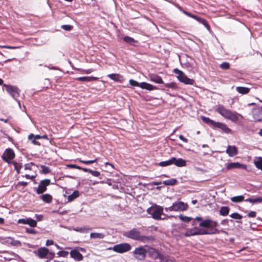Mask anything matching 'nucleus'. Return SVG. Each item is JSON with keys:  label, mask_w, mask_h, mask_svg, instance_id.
<instances>
[{"label": "nucleus", "mask_w": 262, "mask_h": 262, "mask_svg": "<svg viewBox=\"0 0 262 262\" xmlns=\"http://www.w3.org/2000/svg\"><path fill=\"white\" fill-rule=\"evenodd\" d=\"M201 119L203 122H204L207 124H209L213 127L216 123V122H215L214 121L211 120L210 118H209L208 117H206L205 116H202Z\"/></svg>", "instance_id": "473e14b6"}, {"label": "nucleus", "mask_w": 262, "mask_h": 262, "mask_svg": "<svg viewBox=\"0 0 262 262\" xmlns=\"http://www.w3.org/2000/svg\"><path fill=\"white\" fill-rule=\"evenodd\" d=\"M200 227L207 228L206 229H202L198 227L189 229L183 234L186 237L196 235H205L219 233L220 231L215 228L218 226V223L212 220L207 219L201 222L199 224Z\"/></svg>", "instance_id": "f257e3e1"}, {"label": "nucleus", "mask_w": 262, "mask_h": 262, "mask_svg": "<svg viewBox=\"0 0 262 262\" xmlns=\"http://www.w3.org/2000/svg\"><path fill=\"white\" fill-rule=\"evenodd\" d=\"M149 79L151 81L156 83L162 84L164 83L162 78L160 76L155 74L150 75Z\"/></svg>", "instance_id": "5701e85b"}, {"label": "nucleus", "mask_w": 262, "mask_h": 262, "mask_svg": "<svg viewBox=\"0 0 262 262\" xmlns=\"http://www.w3.org/2000/svg\"><path fill=\"white\" fill-rule=\"evenodd\" d=\"M220 67L223 70H227L230 68V64L227 62H224L220 65Z\"/></svg>", "instance_id": "37998d69"}, {"label": "nucleus", "mask_w": 262, "mask_h": 262, "mask_svg": "<svg viewBox=\"0 0 262 262\" xmlns=\"http://www.w3.org/2000/svg\"><path fill=\"white\" fill-rule=\"evenodd\" d=\"M254 163L255 166L262 170V157H258L256 160H254Z\"/></svg>", "instance_id": "7c9ffc66"}, {"label": "nucleus", "mask_w": 262, "mask_h": 262, "mask_svg": "<svg viewBox=\"0 0 262 262\" xmlns=\"http://www.w3.org/2000/svg\"><path fill=\"white\" fill-rule=\"evenodd\" d=\"M81 170H82L84 172H89L90 173L91 172V169H88L86 168H82V167H81Z\"/></svg>", "instance_id": "69168bd1"}, {"label": "nucleus", "mask_w": 262, "mask_h": 262, "mask_svg": "<svg viewBox=\"0 0 262 262\" xmlns=\"http://www.w3.org/2000/svg\"><path fill=\"white\" fill-rule=\"evenodd\" d=\"M1 241L2 243L10 244L12 246L16 247H19L21 245L20 241L15 240L11 237H2L1 239Z\"/></svg>", "instance_id": "4468645a"}, {"label": "nucleus", "mask_w": 262, "mask_h": 262, "mask_svg": "<svg viewBox=\"0 0 262 262\" xmlns=\"http://www.w3.org/2000/svg\"><path fill=\"white\" fill-rule=\"evenodd\" d=\"M180 10L187 16L196 20L200 23L203 24L206 28H207L208 29H209V27H210L209 25H208L207 21L205 19H204L202 18H201L196 15H193V14L183 10L181 8H180Z\"/></svg>", "instance_id": "9b49d317"}, {"label": "nucleus", "mask_w": 262, "mask_h": 262, "mask_svg": "<svg viewBox=\"0 0 262 262\" xmlns=\"http://www.w3.org/2000/svg\"><path fill=\"white\" fill-rule=\"evenodd\" d=\"M27 219H19L18 221V223H22V224H27Z\"/></svg>", "instance_id": "0e129e2a"}, {"label": "nucleus", "mask_w": 262, "mask_h": 262, "mask_svg": "<svg viewBox=\"0 0 262 262\" xmlns=\"http://www.w3.org/2000/svg\"><path fill=\"white\" fill-rule=\"evenodd\" d=\"M41 136L37 135L34 136L33 134H31L28 136V139L29 140H32V138H35L36 140L41 139Z\"/></svg>", "instance_id": "49530a36"}, {"label": "nucleus", "mask_w": 262, "mask_h": 262, "mask_svg": "<svg viewBox=\"0 0 262 262\" xmlns=\"http://www.w3.org/2000/svg\"><path fill=\"white\" fill-rule=\"evenodd\" d=\"M215 111L222 116L232 122H236L238 120V114L236 112H232L230 110L226 108L222 105H218Z\"/></svg>", "instance_id": "f03ea898"}, {"label": "nucleus", "mask_w": 262, "mask_h": 262, "mask_svg": "<svg viewBox=\"0 0 262 262\" xmlns=\"http://www.w3.org/2000/svg\"><path fill=\"white\" fill-rule=\"evenodd\" d=\"M179 138L180 140H181L182 141H183V142H185V143H187L188 142V140L185 138L182 135H180L179 136Z\"/></svg>", "instance_id": "052dcab7"}, {"label": "nucleus", "mask_w": 262, "mask_h": 262, "mask_svg": "<svg viewBox=\"0 0 262 262\" xmlns=\"http://www.w3.org/2000/svg\"><path fill=\"white\" fill-rule=\"evenodd\" d=\"M13 163L15 169L17 171V173H19L20 168H18L17 163L15 162H14Z\"/></svg>", "instance_id": "4d7b16f0"}, {"label": "nucleus", "mask_w": 262, "mask_h": 262, "mask_svg": "<svg viewBox=\"0 0 262 262\" xmlns=\"http://www.w3.org/2000/svg\"><path fill=\"white\" fill-rule=\"evenodd\" d=\"M97 79V78L92 76L79 77L76 78V80L80 81H92Z\"/></svg>", "instance_id": "a878e982"}, {"label": "nucleus", "mask_w": 262, "mask_h": 262, "mask_svg": "<svg viewBox=\"0 0 262 262\" xmlns=\"http://www.w3.org/2000/svg\"><path fill=\"white\" fill-rule=\"evenodd\" d=\"M230 216L234 219L236 220H241L242 219V216L238 213L234 212L230 215Z\"/></svg>", "instance_id": "a19ab883"}, {"label": "nucleus", "mask_w": 262, "mask_h": 262, "mask_svg": "<svg viewBox=\"0 0 262 262\" xmlns=\"http://www.w3.org/2000/svg\"><path fill=\"white\" fill-rule=\"evenodd\" d=\"M124 235L126 237L135 241H138L142 243H146L150 240L149 237L141 235L140 232L135 228L126 232L124 234Z\"/></svg>", "instance_id": "7ed1b4c3"}, {"label": "nucleus", "mask_w": 262, "mask_h": 262, "mask_svg": "<svg viewBox=\"0 0 262 262\" xmlns=\"http://www.w3.org/2000/svg\"><path fill=\"white\" fill-rule=\"evenodd\" d=\"M26 232L32 234H35L36 233V231L32 228H26Z\"/></svg>", "instance_id": "864d4df0"}, {"label": "nucleus", "mask_w": 262, "mask_h": 262, "mask_svg": "<svg viewBox=\"0 0 262 262\" xmlns=\"http://www.w3.org/2000/svg\"><path fill=\"white\" fill-rule=\"evenodd\" d=\"M129 83L131 85L134 86H138L142 89H145L148 91H152L156 89V87L145 82H143L139 83L137 81L133 79H130Z\"/></svg>", "instance_id": "1a4fd4ad"}, {"label": "nucleus", "mask_w": 262, "mask_h": 262, "mask_svg": "<svg viewBox=\"0 0 262 262\" xmlns=\"http://www.w3.org/2000/svg\"><path fill=\"white\" fill-rule=\"evenodd\" d=\"M48 253L49 250L45 247L40 248L35 252L36 255L41 259L46 258Z\"/></svg>", "instance_id": "2eb2a0df"}, {"label": "nucleus", "mask_w": 262, "mask_h": 262, "mask_svg": "<svg viewBox=\"0 0 262 262\" xmlns=\"http://www.w3.org/2000/svg\"><path fill=\"white\" fill-rule=\"evenodd\" d=\"M3 86L12 97L18 102L19 107H20V101L16 99L19 96V89L16 86L7 84H4Z\"/></svg>", "instance_id": "0eeeda50"}, {"label": "nucleus", "mask_w": 262, "mask_h": 262, "mask_svg": "<svg viewBox=\"0 0 262 262\" xmlns=\"http://www.w3.org/2000/svg\"><path fill=\"white\" fill-rule=\"evenodd\" d=\"M92 230V228H89L88 227H86V226L81 227V228H76L74 229V231L78 232H80V233H88L90 230Z\"/></svg>", "instance_id": "c756f323"}, {"label": "nucleus", "mask_w": 262, "mask_h": 262, "mask_svg": "<svg viewBox=\"0 0 262 262\" xmlns=\"http://www.w3.org/2000/svg\"><path fill=\"white\" fill-rule=\"evenodd\" d=\"M231 200L232 201V202L234 203H239L243 201H245L244 196L243 195H238L232 197L231 198Z\"/></svg>", "instance_id": "72a5a7b5"}, {"label": "nucleus", "mask_w": 262, "mask_h": 262, "mask_svg": "<svg viewBox=\"0 0 262 262\" xmlns=\"http://www.w3.org/2000/svg\"><path fill=\"white\" fill-rule=\"evenodd\" d=\"M188 207V205L183 202H176L171 206L166 207L165 210L166 211H183L186 210Z\"/></svg>", "instance_id": "423d86ee"}, {"label": "nucleus", "mask_w": 262, "mask_h": 262, "mask_svg": "<svg viewBox=\"0 0 262 262\" xmlns=\"http://www.w3.org/2000/svg\"><path fill=\"white\" fill-rule=\"evenodd\" d=\"M52 245H54V241L53 240L48 239L46 241V245L47 246H49Z\"/></svg>", "instance_id": "6e6d98bb"}, {"label": "nucleus", "mask_w": 262, "mask_h": 262, "mask_svg": "<svg viewBox=\"0 0 262 262\" xmlns=\"http://www.w3.org/2000/svg\"><path fill=\"white\" fill-rule=\"evenodd\" d=\"M41 199L46 203H50L52 201V196L49 194H45L41 196Z\"/></svg>", "instance_id": "2f4dec72"}, {"label": "nucleus", "mask_w": 262, "mask_h": 262, "mask_svg": "<svg viewBox=\"0 0 262 262\" xmlns=\"http://www.w3.org/2000/svg\"><path fill=\"white\" fill-rule=\"evenodd\" d=\"M171 164H172V158L165 161H162L159 163V165L162 167L169 166Z\"/></svg>", "instance_id": "e433bc0d"}, {"label": "nucleus", "mask_w": 262, "mask_h": 262, "mask_svg": "<svg viewBox=\"0 0 262 262\" xmlns=\"http://www.w3.org/2000/svg\"><path fill=\"white\" fill-rule=\"evenodd\" d=\"M83 72L85 73H86L87 74H90L92 72V70L88 69V70H83Z\"/></svg>", "instance_id": "338daca9"}, {"label": "nucleus", "mask_w": 262, "mask_h": 262, "mask_svg": "<svg viewBox=\"0 0 262 262\" xmlns=\"http://www.w3.org/2000/svg\"><path fill=\"white\" fill-rule=\"evenodd\" d=\"M1 47L6 49H14L18 48V47H13V46H1Z\"/></svg>", "instance_id": "13d9d810"}, {"label": "nucleus", "mask_w": 262, "mask_h": 262, "mask_svg": "<svg viewBox=\"0 0 262 262\" xmlns=\"http://www.w3.org/2000/svg\"><path fill=\"white\" fill-rule=\"evenodd\" d=\"M40 167L42 169V173L45 174H47L50 172L51 170L49 167H47L45 165H40Z\"/></svg>", "instance_id": "c03bdc74"}, {"label": "nucleus", "mask_w": 262, "mask_h": 262, "mask_svg": "<svg viewBox=\"0 0 262 262\" xmlns=\"http://www.w3.org/2000/svg\"><path fill=\"white\" fill-rule=\"evenodd\" d=\"M236 91L241 94H246L249 92L250 89L246 87L237 86L236 88Z\"/></svg>", "instance_id": "c85d7f7f"}, {"label": "nucleus", "mask_w": 262, "mask_h": 262, "mask_svg": "<svg viewBox=\"0 0 262 262\" xmlns=\"http://www.w3.org/2000/svg\"><path fill=\"white\" fill-rule=\"evenodd\" d=\"M15 154L12 149H7L2 156L3 160L7 163H10V160L14 159Z\"/></svg>", "instance_id": "ddd939ff"}, {"label": "nucleus", "mask_w": 262, "mask_h": 262, "mask_svg": "<svg viewBox=\"0 0 262 262\" xmlns=\"http://www.w3.org/2000/svg\"><path fill=\"white\" fill-rule=\"evenodd\" d=\"M179 217L181 221L186 223L189 222L191 220V218L190 217L184 216L183 215H180Z\"/></svg>", "instance_id": "ea45409f"}, {"label": "nucleus", "mask_w": 262, "mask_h": 262, "mask_svg": "<svg viewBox=\"0 0 262 262\" xmlns=\"http://www.w3.org/2000/svg\"><path fill=\"white\" fill-rule=\"evenodd\" d=\"M36 219L38 221H40L43 219V216L41 214H35Z\"/></svg>", "instance_id": "bf43d9fd"}, {"label": "nucleus", "mask_w": 262, "mask_h": 262, "mask_svg": "<svg viewBox=\"0 0 262 262\" xmlns=\"http://www.w3.org/2000/svg\"><path fill=\"white\" fill-rule=\"evenodd\" d=\"M105 236L103 233L92 232L90 234V238L93 239H103Z\"/></svg>", "instance_id": "393cba45"}, {"label": "nucleus", "mask_w": 262, "mask_h": 262, "mask_svg": "<svg viewBox=\"0 0 262 262\" xmlns=\"http://www.w3.org/2000/svg\"><path fill=\"white\" fill-rule=\"evenodd\" d=\"M163 208L157 205H153L147 209V212L148 214L156 220H159L161 219V215L163 214Z\"/></svg>", "instance_id": "20e7f679"}, {"label": "nucleus", "mask_w": 262, "mask_h": 262, "mask_svg": "<svg viewBox=\"0 0 262 262\" xmlns=\"http://www.w3.org/2000/svg\"><path fill=\"white\" fill-rule=\"evenodd\" d=\"M256 212L255 211H250L248 214V216L249 217H254L256 216Z\"/></svg>", "instance_id": "5fc2aeb1"}, {"label": "nucleus", "mask_w": 262, "mask_h": 262, "mask_svg": "<svg viewBox=\"0 0 262 262\" xmlns=\"http://www.w3.org/2000/svg\"><path fill=\"white\" fill-rule=\"evenodd\" d=\"M107 77L116 82H121L124 80L123 76L118 73L108 74Z\"/></svg>", "instance_id": "4be33fe9"}, {"label": "nucleus", "mask_w": 262, "mask_h": 262, "mask_svg": "<svg viewBox=\"0 0 262 262\" xmlns=\"http://www.w3.org/2000/svg\"><path fill=\"white\" fill-rule=\"evenodd\" d=\"M131 249V246L128 243H122L115 245L113 250L119 253H122L129 251Z\"/></svg>", "instance_id": "9d476101"}, {"label": "nucleus", "mask_w": 262, "mask_h": 262, "mask_svg": "<svg viewBox=\"0 0 262 262\" xmlns=\"http://www.w3.org/2000/svg\"><path fill=\"white\" fill-rule=\"evenodd\" d=\"M90 173L94 177H99L100 175V172L98 171H94L91 169Z\"/></svg>", "instance_id": "8fccbe9b"}, {"label": "nucleus", "mask_w": 262, "mask_h": 262, "mask_svg": "<svg viewBox=\"0 0 262 262\" xmlns=\"http://www.w3.org/2000/svg\"><path fill=\"white\" fill-rule=\"evenodd\" d=\"M226 166L227 169H231L233 168L246 169V166L245 165L241 164L238 162L227 163Z\"/></svg>", "instance_id": "f3484780"}, {"label": "nucleus", "mask_w": 262, "mask_h": 262, "mask_svg": "<svg viewBox=\"0 0 262 262\" xmlns=\"http://www.w3.org/2000/svg\"><path fill=\"white\" fill-rule=\"evenodd\" d=\"M78 161L82 163L85 164H89L94 163L95 162H97V159H95L92 160L85 161V160H82L79 159H78Z\"/></svg>", "instance_id": "79ce46f5"}, {"label": "nucleus", "mask_w": 262, "mask_h": 262, "mask_svg": "<svg viewBox=\"0 0 262 262\" xmlns=\"http://www.w3.org/2000/svg\"><path fill=\"white\" fill-rule=\"evenodd\" d=\"M177 180L176 179H171L164 181L163 184L165 185H173L176 184Z\"/></svg>", "instance_id": "c9c22d12"}, {"label": "nucleus", "mask_w": 262, "mask_h": 262, "mask_svg": "<svg viewBox=\"0 0 262 262\" xmlns=\"http://www.w3.org/2000/svg\"><path fill=\"white\" fill-rule=\"evenodd\" d=\"M146 247L148 248V254L151 257L154 259L159 258L160 259V257L162 254H160L157 250L153 248H149L148 246Z\"/></svg>", "instance_id": "6ab92c4d"}, {"label": "nucleus", "mask_w": 262, "mask_h": 262, "mask_svg": "<svg viewBox=\"0 0 262 262\" xmlns=\"http://www.w3.org/2000/svg\"><path fill=\"white\" fill-rule=\"evenodd\" d=\"M50 184L49 179H45L40 181L37 188L36 189V192L37 194H41L47 190V187Z\"/></svg>", "instance_id": "f8f14e48"}, {"label": "nucleus", "mask_w": 262, "mask_h": 262, "mask_svg": "<svg viewBox=\"0 0 262 262\" xmlns=\"http://www.w3.org/2000/svg\"><path fill=\"white\" fill-rule=\"evenodd\" d=\"M165 85L167 88H172V89H175L176 88V84L175 83H173V82L167 83L165 84Z\"/></svg>", "instance_id": "603ef678"}, {"label": "nucleus", "mask_w": 262, "mask_h": 262, "mask_svg": "<svg viewBox=\"0 0 262 262\" xmlns=\"http://www.w3.org/2000/svg\"><path fill=\"white\" fill-rule=\"evenodd\" d=\"M226 153L229 157H233L238 153L237 148L235 146L229 145L226 149Z\"/></svg>", "instance_id": "aec40b11"}, {"label": "nucleus", "mask_w": 262, "mask_h": 262, "mask_svg": "<svg viewBox=\"0 0 262 262\" xmlns=\"http://www.w3.org/2000/svg\"><path fill=\"white\" fill-rule=\"evenodd\" d=\"M123 40L127 43L133 45L136 42L135 40L129 36H125L123 37Z\"/></svg>", "instance_id": "4c0bfd02"}, {"label": "nucleus", "mask_w": 262, "mask_h": 262, "mask_svg": "<svg viewBox=\"0 0 262 262\" xmlns=\"http://www.w3.org/2000/svg\"><path fill=\"white\" fill-rule=\"evenodd\" d=\"M27 224L29 225L31 227H34L36 226L37 223L35 220L31 218H28L27 221Z\"/></svg>", "instance_id": "58836bf2"}, {"label": "nucleus", "mask_w": 262, "mask_h": 262, "mask_svg": "<svg viewBox=\"0 0 262 262\" xmlns=\"http://www.w3.org/2000/svg\"><path fill=\"white\" fill-rule=\"evenodd\" d=\"M79 195V193L78 191H74L72 194L68 196V201L69 202L72 201L75 199L78 198Z\"/></svg>", "instance_id": "f704fd0d"}, {"label": "nucleus", "mask_w": 262, "mask_h": 262, "mask_svg": "<svg viewBox=\"0 0 262 262\" xmlns=\"http://www.w3.org/2000/svg\"><path fill=\"white\" fill-rule=\"evenodd\" d=\"M160 260L161 262H175L174 258L163 254L160 257Z\"/></svg>", "instance_id": "b1692460"}, {"label": "nucleus", "mask_w": 262, "mask_h": 262, "mask_svg": "<svg viewBox=\"0 0 262 262\" xmlns=\"http://www.w3.org/2000/svg\"><path fill=\"white\" fill-rule=\"evenodd\" d=\"M246 202H249L252 204L259 203L262 202V197H257L256 198H248L245 200Z\"/></svg>", "instance_id": "cd10ccee"}, {"label": "nucleus", "mask_w": 262, "mask_h": 262, "mask_svg": "<svg viewBox=\"0 0 262 262\" xmlns=\"http://www.w3.org/2000/svg\"><path fill=\"white\" fill-rule=\"evenodd\" d=\"M70 256L74 260L78 261L82 260L83 258L82 255L76 249L71 251Z\"/></svg>", "instance_id": "dca6fc26"}, {"label": "nucleus", "mask_w": 262, "mask_h": 262, "mask_svg": "<svg viewBox=\"0 0 262 262\" xmlns=\"http://www.w3.org/2000/svg\"><path fill=\"white\" fill-rule=\"evenodd\" d=\"M72 27L69 25H63L61 26V28L66 31H70L72 29Z\"/></svg>", "instance_id": "09e8293b"}, {"label": "nucleus", "mask_w": 262, "mask_h": 262, "mask_svg": "<svg viewBox=\"0 0 262 262\" xmlns=\"http://www.w3.org/2000/svg\"><path fill=\"white\" fill-rule=\"evenodd\" d=\"M173 72L174 73L178 75L177 78L180 82H183L185 84H193L194 82V80L188 78L182 71L178 69H174Z\"/></svg>", "instance_id": "39448f33"}, {"label": "nucleus", "mask_w": 262, "mask_h": 262, "mask_svg": "<svg viewBox=\"0 0 262 262\" xmlns=\"http://www.w3.org/2000/svg\"><path fill=\"white\" fill-rule=\"evenodd\" d=\"M146 247V246L145 247L140 246L135 248L133 253L136 259L138 260H143L145 259L147 252V250L145 248Z\"/></svg>", "instance_id": "6e6552de"}, {"label": "nucleus", "mask_w": 262, "mask_h": 262, "mask_svg": "<svg viewBox=\"0 0 262 262\" xmlns=\"http://www.w3.org/2000/svg\"><path fill=\"white\" fill-rule=\"evenodd\" d=\"M227 222H228V220L225 219V220H223L222 221L221 224L225 225L227 223Z\"/></svg>", "instance_id": "774afa93"}, {"label": "nucleus", "mask_w": 262, "mask_h": 262, "mask_svg": "<svg viewBox=\"0 0 262 262\" xmlns=\"http://www.w3.org/2000/svg\"><path fill=\"white\" fill-rule=\"evenodd\" d=\"M69 254V252L66 251H60L57 253V255L59 257H66Z\"/></svg>", "instance_id": "a18cd8bd"}, {"label": "nucleus", "mask_w": 262, "mask_h": 262, "mask_svg": "<svg viewBox=\"0 0 262 262\" xmlns=\"http://www.w3.org/2000/svg\"><path fill=\"white\" fill-rule=\"evenodd\" d=\"M30 141H31L32 143L34 145H40L39 143L36 141V139L35 138H32V140H31Z\"/></svg>", "instance_id": "680f3d73"}, {"label": "nucleus", "mask_w": 262, "mask_h": 262, "mask_svg": "<svg viewBox=\"0 0 262 262\" xmlns=\"http://www.w3.org/2000/svg\"><path fill=\"white\" fill-rule=\"evenodd\" d=\"M214 127L220 128L226 134H229L231 132V130L225 124L223 123L216 122Z\"/></svg>", "instance_id": "a211bd4d"}, {"label": "nucleus", "mask_w": 262, "mask_h": 262, "mask_svg": "<svg viewBox=\"0 0 262 262\" xmlns=\"http://www.w3.org/2000/svg\"><path fill=\"white\" fill-rule=\"evenodd\" d=\"M230 209L227 206H222L220 209V214L222 216H226L229 213Z\"/></svg>", "instance_id": "bb28decb"}, {"label": "nucleus", "mask_w": 262, "mask_h": 262, "mask_svg": "<svg viewBox=\"0 0 262 262\" xmlns=\"http://www.w3.org/2000/svg\"><path fill=\"white\" fill-rule=\"evenodd\" d=\"M172 164H174L178 167H184L186 165V161L182 159L179 158L177 159L175 157L172 158Z\"/></svg>", "instance_id": "412c9836"}, {"label": "nucleus", "mask_w": 262, "mask_h": 262, "mask_svg": "<svg viewBox=\"0 0 262 262\" xmlns=\"http://www.w3.org/2000/svg\"><path fill=\"white\" fill-rule=\"evenodd\" d=\"M67 166L70 168H76V169H81V167H80L78 165H76L75 164H68L67 165Z\"/></svg>", "instance_id": "3c124183"}, {"label": "nucleus", "mask_w": 262, "mask_h": 262, "mask_svg": "<svg viewBox=\"0 0 262 262\" xmlns=\"http://www.w3.org/2000/svg\"><path fill=\"white\" fill-rule=\"evenodd\" d=\"M50 257V259H51L52 258H53L55 256V253L53 252H49V253H48V254Z\"/></svg>", "instance_id": "e2e57ef3"}, {"label": "nucleus", "mask_w": 262, "mask_h": 262, "mask_svg": "<svg viewBox=\"0 0 262 262\" xmlns=\"http://www.w3.org/2000/svg\"><path fill=\"white\" fill-rule=\"evenodd\" d=\"M33 165H35V164L32 162L26 164L25 165V169L26 170H32V166Z\"/></svg>", "instance_id": "de8ad7c7"}]
</instances>
